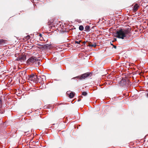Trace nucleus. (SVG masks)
<instances>
[{
  "mask_svg": "<svg viewBox=\"0 0 148 148\" xmlns=\"http://www.w3.org/2000/svg\"><path fill=\"white\" fill-rule=\"evenodd\" d=\"M26 59V56L25 55H22L16 59L17 60L20 61L21 62L24 61Z\"/></svg>",
  "mask_w": 148,
  "mask_h": 148,
  "instance_id": "39448f33",
  "label": "nucleus"
},
{
  "mask_svg": "<svg viewBox=\"0 0 148 148\" xmlns=\"http://www.w3.org/2000/svg\"><path fill=\"white\" fill-rule=\"evenodd\" d=\"M111 45H112L113 46L114 45L112 44V43L111 44Z\"/></svg>",
  "mask_w": 148,
  "mask_h": 148,
  "instance_id": "5701e85b",
  "label": "nucleus"
},
{
  "mask_svg": "<svg viewBox=\"0 0 148 148\" xmlns=\"http://www.w3.org/2000/svg\"><path fill=\"white\" fill-rule=\"evenodd\" d=\"M138 5L137 4H136L134 6L133 10L135 11H136L138 9Z\"/></svg>",
  "mask_w": 148,
  "mask_h": 148,
  "instance_id": "1a4fd4ad",
  "label": "nucleus"
},
{
  "mask_svg": "<svg viewBox=\"0 0 148 148\" xmlns=\"http://www.w3.org/2000/svg\"><path fill=\"white\" fill-rule=\"evenodd\" d=\"M36 78L39 81L41 82L42 83H43L42 82H44L45 80H46V77L44 75H42L41 76H36Z\"/></svg>",
  "mask_w": 148,
  "mask_h": 148,
  "instance_id": "20e7f679",
  "label": "nucleus"
},
{
  "mask_svg": "<svg viewBox=\"0 0 148 148\" xmlns=\"http://www.w3.org/2000/svg\"><path fill=\"white\" fill-rule=\"evenodd\" d=\"M84 27L82 25H80L79 27V29L81 31L83 30L84 29Z\"/></svg>",
  "mask_w": 148,
  "mask_h": 148,
  "instance_id": "4468645a",
  "label": "nucleus"
},
{
  "mask_svg": "<svg viewBox=\"0 0 148 148\" xmlns=\"http://www.w3.org/2000/svg\"><path fill=\"white\" fill-rule=\"evenodd\" d=\"M35 59H36V57H30L27 60V64L28 65H34Z\"/></svg>",
  "mask_w": 148,
  "mask_h": 148,
  "instance_id": "7ed1b4c3",
  "label": "nucleus"
},
{
  "mask_svg": "<svg viewBox=\"0 0 148 148\" xmlns=\"http://www.w3.org/2000/svg\"><path fill=\"white\" fill-rule=\"evenodd\" d=\"M90 75V74L89 73H85L83 74L82 75L80 76H78L74 77L72 79H75L76 78H77V79H80V80H82L83 79H84L86 78L87 77H88V76H89Z\"/></svg>",
  "mask_w": 148,
  "mask_h": 148,
  "instance_id": "f03ea898",
  "label": "nucleus"
},
{
  "mask_svg": "<svg viewBox=\"0 0 148 148\" xmlns=\"http://www.w3.org/2000/svg\"><path fill=\"white\" fill-rule=\"evenodd\" d=\"M87 95V93L86 92H82V95L84 96H86Z\"/></svg>",
  "mask_w": 148,
  "mask_h": 148,
  "instance_id": "dca6fc26",
  "label": "nucleus"
},
{
  "mask_svg": "<svg viewBox=\"0 0 148 148\" xmlns=\"http://www.w3.org/2000/svg\"><path fill=\"white\" fill-rule=\"evenodd\" d=\"M80 100H81V99H78V101H80Z\"/></svg>",
  "mask_w": 148,
  "mask_h": 148,
  "instance_id": "4be33fe9",
  "label": "nucleus"
},
{
  "mask_svg": "<svg viewBox=\"0 0 148 148\" xmlns=\"http://www.w3.org/2000/svg\"><path fill=\"white\" fill-rule=\"evenodd\" d=\"M117 38L122 39H127L130 36V30L129 29H121L116 32Z\"/></svg>",
  "mask_w": 148,
  "mask_h": 148,
  "instance_id": "f257e3e1",
  "label": "nucleus"
},
{
  "mask_svg": "<svg viewBox=\"0 0 148 148\" xmlns=\"http://www.w3.org/2000/svg\"><path fill=\"white\" fill-rule=\"evenodd\" d=\"M114 41H116V38H114Z\"/></svg>",
  "mask_w": 148,
  "mask_h": 148,
  "instance_id": "412c9836",
  "label": "nucleus"
},
{
  "mask_svg": "<svg viewBox=\"0 0 148 148\" xmlns=\"http://www.w3.org/2000/svg\"><path fill=\"white\" fill-rule=\"evenodd\" d=\"M5 42V40H3L2 39L0 40V45H1L3 43Z\"/></svg>",
  "mask_w": 148,
  "mask_h": 148,
  "instance_id": "2eb2a0df",
  "label": "nucleus"
},
{
  "mask_svg": "<svg viewBox=\"0 0 148 148\" xmlns=\"http://www.w3.org/2000/svg\"><path fill=\"white\" fill-rule=\"evenodd\" d=\"M75 42L76 43L79 44L80 41L79 42H78V41H75Z\"/></svg>",
  "mask_w": 148,
  "mask_h": 148,
  "instance_id": "f3484780",
  "label": "nucleus"
},
{
  "mask_svg": "<svg viewBox=\"0 0 148 148\" xmlns=\"http://www.w3.org/2000/svg\"><path fill=\"white\" fill-rule=\"evenodd\" d=\"M38 45L40 46H41L42 47L43 45H41V44H38Z\"/></svg>",
  "mask_w": 148,
  "mask_h": 148,
  "instance_id": "6ab92c4d",
  "label": "nucleus"
},
{
  "mask_svg": "<svg viewBox=\"0 0 148 148\" xmlns=\"http://www.w3.org/2000/svg\"><path fill=\"white\" fill-rule=\"evenodd\" d=\"M49 46L50 45L48 44L43 45L42 48L44 49H45Z\"/></svg>",
  "mask_w": 148,
  "mask_h": 148,
  "instance_id": "f8f14e48",
  "label": "nucleus"
},
{
  "mask_svg": "<svg viewBox=\"0 0 148 148\" xmlns=\"http://www.w3.org/2000/svg\"><path fill=\"white\" fill-rule=\"evenodd\" d=\"M2 103L1 99V97H0V104H1Z\"/></svg>",
  "mask_w": 148,
  "mask_h": 148,
  "instance_id": "a211bd4d",
  "label": "nucleus"
},
{
  "mask_svg": "<svg viewBox=\"0 0 148 148\" xmlns=\"http://www.w3.org/2000/svg\"><path fill=\"white\" fill-rule=\"evenodd\" d=\"M36 76L34 75H31L29 76L28 79L30 81L34 82V79L36 78Z\"/></svg>",
  "mask_w": 148,
  "mask_h": 148,
  "instance_id": "6e6552de",
  "label": "nucleus"
},
{
  "mask_svg": "<svg viewBox=\"0 0 148 148\" xmlns=\"http://www.w3.org/2000/svg\"><path fill=\"white\" fill-rule=\"evenodd\" d=\"M3 112H4V111H3V112H1V113H2V114L3 113Z\"/></svg>",
  "mask_w": 148,
  "mask_h": 148,
  "instance_id": "393cba45",
  "label": "nucleus"
},
{
  "mask_svg": "<svg viewBox=\"0 0 148 148\" xmlns=\"http://www.w3.org/2000/svg\"><path fill=\"white\" fill-rule=\"evenodd\" d=\"M113 46V47L114 48H115V49L116 48V46L114 45Z\"/></svg>",
  "mask_w": 148,
  "mask_h": 148,
  "instance_id": "aec40b11",
  "label": "nucleus"
},
{
  "mask_svg": "<svg viewBox=\"0 0 148 148\" xmlns=\"http://www.w3.org/2000/svg\"><path fill=\"white\" fill-rule=\"evenodd\" d=\"M66 94L68 95L69 97L71 98L73 97L74 96V93L73 92H71L70 91H67Z\"/></svg>",
  "mask_w": 148,
  "mask_h": 148,
  "instance_id": "423d86ee",
  "label": "nucleus"
},
{
  "mask_svg": "<svg viewBox=\"0 0 148 148\" xmlns=\"http://www.w3.org/2000/svg\"><path fill=\"white\" fill-rule=\"evenodd\" d=\"M40 60H38L36 58V59L35 60L34 63V65H35L36 66H38L40 65Z\"/></svg>",
  "mask_w": 148,
  "mask_h": 148,
  "instance_id": "0eeeda50",
  "label": "nucleus"
},
{
  "mask_svg": "<svg viewBox=\"0 0 148 148\" xmlns=\"http://www.w3.org/2000/svg\"><path fill=\"white\" fill-rule=\"evenodd\" d=\"M120 83L121 84H122V85H124L126 84V79H123L120 82Z\"/></svg>",
  "mask_w": 148,
  "mask_h": 148,
  "instance_id": "9d476101",
  "label": "nucleus"
},
{
  "mask_svg": "<svg viewBox=\"0 0 148 148\" xmlns=\"http://www.w3.org/2000/svg\"><path fill=\"white\" fill-rule=\"evenodd\" d=\"M85 31L88 32L90 30V27L88 25L86 26L85 28Z\"/></svg>",
  "mask_w": 148,
  "mask_h": 148,
  "instance_id": "9b49d317",
  "label": "nucleus"
},
{
  "mask_svg": "<svg viewBox=\"0 0 148 148\" xmlns=\"http://www.w3.org/2000/svg\"><path fill=\"white\" fill-rule=\"evenodd\" d=\"M97 46V45L96 43H94V44H89L88 45V46L90 47H95Z\"/></svg>",
  "mask_w": 148,
  "mask_h": 148,
  "instance_id": "ddd939ff",
  "label": "nucleus"
},
{
  "mask_svg": "<svg viewBox=\"0 0 148 148\" xmlns=\"http://www.w3.org/2000/svg\"><path fill=\"white\" fill-rule=\"evenodd\" d=\"M147 97H148V93H147Z\"/></svg>",
  "mask_w": 148,
  "mask_h": 148,
  "instance_id": "b1692460",
  "label": "nucleus"
}]
</instances>
